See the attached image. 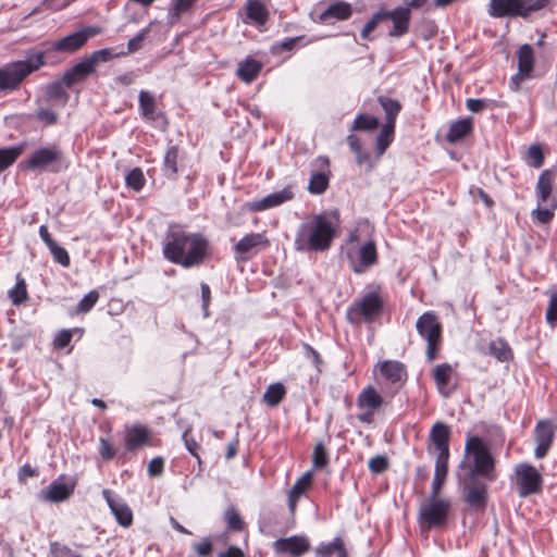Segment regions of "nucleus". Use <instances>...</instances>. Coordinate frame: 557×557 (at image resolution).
<instances>
[{
  "instance_id": "nucleus-40",
  "label": "nucleus",
  "mask_w": 557,
  "mask_h": 557,
  "mask_svg": "<svg viewBox=\"0 0 557 557\" xmlns=\"http://www.w3.org/2000/svg\"><path fill=\"white\" fill-rule=\"evenodd\" d=\"M490 354L499 361H507L511 358V349L508 344L502 339L496 338L490 344Z\"/></svg>"
},
{
  "instance_id": "nucleus-56",
  "label": "nucleus",
  "mask_w": 557,
  "mask_h": 557,
  "mask_svg": "<svg viewBox=\"0 0 557 557\" xmlns=\"http://www.w3.org/2000/svg\"><path fill=\"white\" fill-rule=\"evenodd\" d=\"M554 211H531L530 220L533 224L545 225L552 221Z\"/></svg>"
},
{
  "instance_id": "nucleus-14",
  "label": "nucleus",
  "mask_w": 557,
  "mask_h": 557,
  "mask_svg": "<svg viewBox=\"0 0 557 557\" xmlns=\"http://www.w3.org/2000/svg\"><path fill=\"white\" fill-rule=\"evenodd\" d=\"M102 496L115 517L116 522L123 528H128L133 523V512L128 505L121 498L114 497L113 493L108 488L102 491Z\"/></svg>"
},
{
  "instance_id": "nucleus-46",
  "label": "nucleus",
  "mask_w": 557,
  "mask_h": 557,
  "mask_svg": "<svg viewBox=\"0 0 557 557\" xmlns=\"http://www.w3.org/2000/svg\"><path fill=\"white\" fill-rule=\"evenodd\" d=\"M9 297L14 305H20L25 301L28 297L26 290V283L20 274L16 276V284L9 290Z\"/></svg>"
},
{
  "instance_id": "nucleus-24",
  "label": "nucleus",
  "mask_w": 557,
  "mask_h": 557,
  "mask_svg": "<svg viewBox=\"0 0 557 557\" xmlns=\"http://www.w3.org/2000/svg\"><path fill=\"white\" fill-rule=\"evenodd\" d=\"M294 197L292 187H285L280 191L268 195L260 201L255 202L251 209H268L283 205L285 201L290 200Z\"/></svg>"
},
{
  "instance_id": "nucleus-31",
  "label": "nucleus",
  "mask_w": 557,
  "mask_h": 557,
  "mask_svg": "<svg viewBox=\"0 0 557 557\" xmlns=\"http://www.w3.org/2000/svg\"><path fill=\"white\" fill-rule=\"evenodd\" d=\"M448 459L449 458L436 457L434 476H433L431 492H430V494L433 496L440 495L442 486L445 483L447 471H448Z\"/></svg>"
},
{
  "instance_id": "nucleus-42",
  "label": "nucleus",
  "mask_w": 557,
  "mask_h": 557,
  "mask_svg": "<svg viewBox=\"0 0 557 557\" xmlns=\"http://www.w3.org/2000/svg\"><path fill=\"white\" fill-rule=\"evenodd\" d=\"M87 57L90 60V62L92 63L94 67L96 69V66L99 63L108 62L114 58L124 57V50H122L120 52H115L111 48H103V49L94 51L92 53H90Z\"/></svg>"
},
{
  "instance_id": "nucleus-55",
  "label": "nucleus",
  "mask_w": 557,
  "mask_h": 557,
  "mask_svg": "<svg viewBox=\"0 0 557 557\" xmlns=\"http://www.w3.org/2000/svg\"><path fill=\"white\" fill-rule=\"evenodd\" d=\"M37 119L45 125H53L57 123L58 114L48 108H40L37 111Z\"/></svg>"
},
{
  "instance_id": "nucleus-63",
  "label": "nucleus",
  "mask_w": 557,
  "mask_h": 557,
  "mask_svg": "<svg viewBox=\"0 0 557 557\" xmlns=\"http://www.w3.org/2000/svg\"><path fill=\"white\" fill-rule=\"evenodd\" d=\"M193 548L199 556L207 557L212 552V542L209 537H206L200 543H195Z\"/></svg>"
},
{
  "instance_id": "nucleus-23",
  "label": "nucleus",
  "mask_w": 557,
  "mask_h": 557,
  "mask_svg": "<svg viewBox=\"0 0 557 557\" xmlns=\"http://www.w3.org/2000/svg\"><path fill=\"white\" fill-rule=\"evenodd\" d=\"M267 245L268 240L262 234H248L235 245V252L238 256L237 259H244L245 255L252 252L253 249L258 248L259 246Z\"/></svg>"
},
{
  "instance_id": "nucleus-8",
  "label": "nucleus",
  "mask_w": 557,
  "mask_h": 557,
  "mask_svg": "<svg viewBox=\"0 0 557 557\" xmlns=\"http://www.w3.org/2000/svg\"><path fill=\"white\" fill-rule=\"evenodd\" d=\"M62 157V151L58 146L42 147L28 156L26 166L32 170L59 172L63 168Z\"/></svg>"
},
{
  "instance_id": "nucleus-57",
  "label": "nucleus",
  "mask_w": 557,
  "mask_h": 557,
  "mask_svg": "<svg viewBox=\"0 0 557 557\" xmlns=\"http://www.w3.org/2000/svg\"><path fill=\"white\" fill-rule=\"evenodd\" d=\"M189 429H187L183 435H182V438L184 441V444H185V447L186 449L198 460V462L200 463L201 462V459H200V456L198 454V449H199V445L197 444V442L189 437L188 434H189Z\"/></svg>"
},
{
  "instance_id": "nucleus-47",
  "label": "nucleus",
  "mask_w": 557,
  "mask_h": 557,
  "mask_svg": "<svg viewBox=\"0 0 557 557\" xmlns=\"http://www.w3.org/2000/svg\"><path fill=\"white\" fill-rule=\"evenodd\" d=\"M553 175L548 171L540 175L537 182V194L541 200L546 201L552 193Z\"/></svg>"
},
{
  "instance_id": "nucleus-15",
  "label": "nucleus",
  "mask_w": 557,
  "mask_h": 557,
  "mask_svg": "<svg viewBox=\"0 0 557 557\" xmlns=\"http://www.w3.org/2000/svg\"><path fill=\"white\" fill-rule=\"evenodd\" d=\"M74 486V484L64 483L62 478H59L42 488L38 494V498L46 503H61L73 494Z\"/></svg>"
},
{
  "instance_id": "nucleus-52",
  "label": "nucleus",
  "mask_w": 557,
  "mask_h": 557,
  "mask_svg": "<svg viewBox=\"0 0 557 557\" xmlns=\"http://www.w3.org/2000/svg\"><path fill=\"white\" fill-rule=\"evenodd\" d=\"M98 299H99V293L97 290H90L78 302V305L76 307V312L77 313H86V312H88L96 305Z\"/></svg>"
},
{
  "instance_id": "nucleus-60",
  "label": "nucleus",
  "mask_w": 557,
  "mask_h": 557,
  "mask_svg": "<svg viewBox=\"0 0 557 557\" xmlns=\"http://www.w3.org/2000/svg\"><path fill=\"white\" fill-rule=\"evenodd\" d=\"M383 21L381 12L375 13L363 26L361 37L368 39L369 35L376 28L377 24Z\"/></svg>"
},
{
  "instance_id": "nucleus-59",
  "label": "nucleus",
  "mask_w": 557,
  "mask_h": 557,
  "mask_svg": "<svg viewBox=\"0 0 557 557\" xmlns=\"http://www.w3.org/2000/svg\"><path fill=\"white\" fill-rule=\"evenodd\" d=\"M388 462L384 456H375L369 460V469L373 473H382L387 469Z\"/></svg>"
},
{
  "instance_id": "nucleus-6",
  "label": "nucleus",
  "mask_w": 557,
  "mask_h": 557,
  "mask_svg": "<svg viewBox=\"0 0 557 557\" xmlns=\"http://www.w3.org/2000/svg\"><path fill=\"white\" fill-rule=\"evenodd\" d=\"M546 4L547 0H491L488 14L493 17H528Z\"/></svg>"
},
{
  "instance_id": "nucleus-27",
  "label": "nucleus",
  "mask_w": 557,
  "mask_h": 557,
  "mask_svg": "<svg viewBox=\"0 0 557 557\" xmlns=\"http://www.w3.org/2000/svg\"><path fill=\"white\" fill-rule=\"evenodd\" d=\"M359 264L354 267V271L362 273L367 268L374 264L377 259L374 242H368L358 250Z\"/></svg>"
},
{
  "instance_id": "nucleus-16",
  "label": "nucleus",
  "mask_w": 557,
  "mask_h": 557,
  "mask_svg": "<svg viewBox=\"0 0 557 557\" xmlns=\"http://www.w3.org/2000/svg\"><path fill=\"white\" fill-rule=\"evenodd\" d=\"M382 20H391L393 29L389 32L392 37H401L409 29L411 12L408 8L397 7L391 11L381 12Z\"/></svg>"
},
{
  "instance_id": "nucleus-11",
  "label": "nucleus",
  "mask_w": 557,
  "mask_h": 557,
  "mask_svg": "<svg viewBox=\"0 0 557 557\" xmlns=\"http://www.w3.org/2000/svg\"><path fill=\"white\" fill-rule=\"evenodd\" d=\"M101 28L98 26H87L75 33H72L51 45V50L57 52L73 53L83 48L89 38L99 35Z\"/></svg>"
},
{
  "instance_id": "nucleus-36",
  "label": "nucleus",
  "mask_w": 557,
  "mask_h": 557,
  "mask_svg": "<svg viewBox=\"0 0 557 557\" xmlns=\"http://www.w3.org/2000/svg\"><path fill=\"white\" fill-rule=\"evenodd\" d=\"M197 0H173L171 8L169 9V23L174 25L181 18V16L189 11V9L196 3Z\"/></svg>"
},
{
  "instance_id": "nucleus-48",
  "label": "nucleus",
  "mask_w": 557,
  "mask_h": 557,
  "mask_svg": "<svg viewBox=\"0 0 557 557\" xmlns=\"http://www.w3.org/2000/svg\"><path fill=\"white\" fill-rule=\"evenodd\" d=\"M125 183L128 188L139 191L144 187L146 178L143 171L139 168H135L126 175Z\"/></svg>"
},
{
  "instance_id": "nucleus-13",
  "label": "nucleus",
  "mask_w": 557,
  "mask_h": 557,
  "mask_svg": "<svg viewBox=\"0 0 557 557\" xmlns=\"http://www.w3.org/2000/svg\"><path fill=\"white\" fill-rule=\"evenodd\" d=\"M554 436L555 426L550 421L541 420L537 422L534 430V441L536 443L534 455L537 459H542L547 455L553 444Z\"/></svg>"
},
{
  "instance_id": "nucleus-20",
  "label": "nucleus",
  "mask_w": 557,
  "mask_h": 557,
  "mask_svg": "<svg viewBox=\"0 0 557 557\" xmlns=\"http://www.w3.org/2000/svg\"><path fill=\"white\" fill-rule=\"evenodd\" d=\"M95 70L96 69L94 67L92 63L86 55L79 62L64 72L63 83L66 87H72L75 84L84 81L87 76L94 73Z\"/></svg>"
},
{
  "instance_id": "nucleus-5",
  "label": "nucleus",
  "mask_w": 557,
  "mask_h": 557,
  "mask_svg": "<svg viewBox=\"0 0 557 557\" xmlns=\"http://www.w3.org/2000/svg\"><path fill=\"white\" fill-rule=\"evenodd\" d=\"M418 334L426 342L425 356L432 362L437 355L442 342V323L434 311L422 313L416 322Z\"/></svg>"
},
{
  "instance_id": "nucleus-33",
  "label": "nucleus",
  "mask_w": 557,
  "mask_h": 557,
  "mask_svg": "<svg viewBox=\"0 0 557 557\" xmlns=\"http://www.w3.org/2000/svg\"><path fill=\"white\" fill-rule=\"evenodd\" d=\"M246 14L257 25H263L269 16L265 5L260 0H247Z\"/></svg>"
},
{
  "instance_id": "nucleus-28",
  "label": "nucleus",
  "mask_w": 557,
  "mask_h": 557,
  "mask_svg": "<svg viewBox=\"0 0 557 557\" xmlns=\"http://www.w3.org/2000/svg\"><path fill=\"white\" fill-rule=\"evenodd\" d=\"M310 485L311 474L307 472L302 474L292 486L288 493V508L290 513L295 512L298 499L309 488Z\"/></svg>"
},
{
  "instance_id": "nucleus-9",
  "label": "nucleus",
  "mask_w": 557,
  "mask_h": 557,
  "mask_svg": "<svg viewBox=\"0 0 557 557\" xmlns=\"http://www.w3.org/2000/svg\"><path fill=\"white\" fill-rule=\"evenodd\" d=\"M515 478L520 497L537 494L542 490L543 478L532 465L522 462L515 467Z\"/></svg>"
},
{
  "instance_id": "nucleus-17",
  "label": "nucleus",
  "mask_w": 557,
  "mask_h": 557,
  "mask_svg": "<svg viewBox=\"0 0 557 557\" xmlns=\"http://www.w3.org/2000/svg\"><path fill=\"white\" fill-rule=\"evenodd\" d=\"M310 548L309 542L304 536L293 535L278 539L273 543V549L277 554H289L293 557H300Z\"/></svg>"
},
{
  "instance_id": "nucleus-64",
  "label": "nucleus",
  "mask_w": 557,
  "mask_h": 557,
  "mask_svg": "<svg viewBox=\"0 0 557 557\" xmlns=\"http://www.w3.org/2000/svg\"><path fill=\"white\" fill-rule=\"evenodd\" d=\"M528 157L532 161L535 168H540L543 164V153L540 146L533 145L528 150Z\"/></svg>"
},
{
  "instance_id": "nucleus-50",
  "label": "nucleus",
  "mask_w": 557,
  "mask_h": 557,
  "mask_svg": "<svg viewBox=\"0 0 557 557\" xmlns=\"http://www.w3.org/2000/svg\"><path fill=\"white\" fill-rule=\"evenodd\" d=\"M227 528L233 531H240L244 528V521L234 507H228L225 511Z\"/></svg>"
},
{
  "instance_id": "nucleus-43",
  "label": "nucleus",
  "mask_w": 557,
  "mask_h": 557,
  "mask_svg": "<svg viewBox=\"0 0 557 557\" xmlns=\"http://www.w3.org/2000/svg\"><path fill=\"white\" fill-rule=\"evenodd\" d=\"M23 152V147H10L0 149V172L13 164L20 154Z\"/></svg>"
},
{
  "instance_id": "nucleus-12",
  "label": "nucleus",
  "mask_w": 557,
  "mask_h": 557,
  "mask_svg": "<svg viewBox=\"0 0 557 557\" xmlns=\"http://www.w3.org/2000/svg\"><path fill=\"white\" fill-rule=\"evenodd\" d=\"M457 476L463 486V499L468 506L476 510L484 509L487 500L486 485L476 481V478L467 480V475H462L461 472H458Z\"/></svg>"
},
{
  "instance_id": "nucleus-45",
  "label": "nucleus",
  "mask_w": 557,
  "mask_h": 557,
  "mask_svg": "<svg viewBox=\"0 0 557 557\" xmlns=\"http://www.w3.org/2000/svg\"><path fill=\"white\" fill-rule=\"evenodd\" d=\"M177 159H178V148L176 146H171L163 159V171L166 175L173 176L177 172Z\"/></svg>"
},
{
  "instance_id": "nucleus-4",
  "label": "nucleus",
  "mask_w": 557,
  "mask_h": 557,
  "mask_svg": "<svg viewBox=\"0 0 557 557\" xmlns=\"http://www.w3.org/2000/svg\"><path fill=\"white\" fill-rule=\"evenodd\" d=\"M45 52L29 54L25 60L0 67V90H14L30 73L45 65Z\"/></svg>"
},
{
  "instance_id": "nucleus-1",
  "label": "nucleus",
  "mask_w": 557,
  "mask_h": 557,
  "mask_svg": "<svg viewBox=\"0 0 557 557\" xmlns=\"http://www.w3.org/2000/svg\"><path fill=\"white\" fill-rule=\"evenodd\" d=\"M209 242L200 233H190L172 226L166 233L163 256L185 269L201 264L208 257Z\"/></svg>"
},
{
  "instance_id": "nucleus-18",
  "label": "nucleus",
  "mask_w": 557,
  "mask_h": 557,
  "mask_svg": "<svg viewBox=\"0 0 557 557\" xmlns=\"http://www.w3.org/2000/svg\"><path fill=\"white\" fill-rule=\"evenodd\" d=\"M533 49L530 45L525 44L520 47L518 51V74L511 78V89H519V82L529 77L531 71L533 70Z\"/></svg>"
},
{
  "instance_id": "nucleus-41",
  "label": "nucleus",
  "mask_w": 557,
  "mask_h": 557,
  "mask_svg": "<svg viewBox=\"0 0 557 557\" xmlns=\"http://www.w3.org/2000/svg\"><path fill=\"white\" fill-rule=\"evenodd\" d=\"M453 373V368L448 363H441L435 367L433 370V379L438 389H443L446 387L450 381V376Z\"/></svg>"
},
{
  "instance_id": "nucleus-39",
  "label": "nucleus",
  "mask_w": 557,
  "mask_h": 557,
  "mask_svg": "<svg viewBox=\"0 0 557 557\" xmlns=\"http://www.w3.org/2000/svg\"><path fill=\"white\" fill-rule=\"evenodd\" d=\"M329 173L330 172L312 173V175L309 180L308 190L311 194H322L329 186V181H330Z\"/></svg>"
},
{
  "instance_id": "nucleus-53",
  "label": "nucleus",
  "mask_w": 557,
  "mask_h": 557,
  "mask_svg": "<svg viewBox=\"0 0 557 557\" xmlns=\"http://www.w3.org/2000/svg\"><path fill=\"white\" fill-rule=\"evenodd\" d=\"M51 255L53 256V259L60 263L62 267H69L70 265V256L67 251L59 246L57 243L52 244L48 247Z\"/></svg>"
},
{
  "instance_id": "nucleus-22",
  "label": "nucleus",
  "mask_w": 557,
  "mask_h": 557,
  "mask_svg": "<svg viewBox=\"0 0 557 557\" xmlns=\"http://www.w3.org/2000/svg\"><path fill=\"white\" fill-rule=\"evenodd\" d=\"M473 129L472 117H463L450 124L446 134V139L451 143H458L467 137Z\"/></svg>"
},
{
  "instance_id": "nucleus-21",
  "label": "nucleus",
  "mask_w": 557,
  "mask_h": 557,
  "mask_svg": "<svg viewBox=\"0 0 557 557\" xmlns=\"http://www.w3.org/2000/svg\"><path fill=\"white\" fill-rule=\"evenodd\" d=\"M380 371L382 375L391 383L401 384L407 376L405 366L396 360H385L380 363Z\"/></svg>"
},
{
  "instance_id": "nucleus-7",
  "label": "nucleus",
  "mask_w": 557,
  "mask_h": 557,
  "mask_svg": "<svg viewBox=\"0 0 557 557\" xmlns=\"http://www.w3.org/2000/svg\"><path fill=\"white\" fill-rule=\"evenodd\" d=\"M451 504L447 498L430 494L425 505L419 511V523L423 531L443 527L448 518Z\"/></svg>"
},
{
  "instance_id": "nucleus-54",
  "label": "nucleus",
  "mask_w": 557,
  "mask_h": 557,
  "mask_svg": "<svg viewBox=\"0 0 557 557\" xmlns=\"http://www.w3.org/2000/svg\"><path fill=\"white\" fill-rule=\"evenodd\" d=\"M545 318L549 325L557 324V293L550 295Z\"/></svg>"
},
{
  "instance_id": "nucleus-2",
  "label": "nucleus",
  "mask_w": 557,
  "mask_h": 557,
  "mask_svg": "<svg viewBox=\"0 0 557 557\" xmlns=\"http://www.w3.org/2000/svg\"><path fill=\"white\" fill-rule=\"evenodd\" d=\"M338 234L337 214H313L298 226L294 242L295 249L298 252L327 251Z\"/></svg>"
},
{
  "instance_id": "nucleus-37",
  "label": "nucleus",
  "mask_w": 557,
  "mask_h": 557,
  "mask_svg": "<svg viewBox=\"0 0 557 557\" xmlns=\"http://www.w3.org/2000/svg\"><path fill=\"white\" fill-rule=\"evenodd\" d=\"M379 103L383 108L386 114V123L395 126L396 116L398 115L401 106L400 103L392 98L381 96L379 97Z\"/></svg>"
},
{
  "instance_id": "nucleus-10",
  "label": "nucleus",
  "mask_w": 557,
  "mask_h": 557,
  "mask_svg": "<svg viewBox=\"0 0 557 557\" xmlns=\"http://www.w3.org/2000/svg\"><path fill=\"white\" fill-rule=\"evenodd\" d=\"M382 308L383 300L379 294L368 293L348 308L347 318L352 323H358L361 319L370 322L381 312Z\"/></svg>"
},
{
  "instance_id": "nucleus-19",
  "label": "nucleus",
  "mask_w": 557,
  "mask_h": 557,
  "mask_svg": "<svg viewBox=\"0 0 557 557\" xmlns=\"http://www.w3.org/2000/svg\"><path fill=\"white\" fill-rule=\"evenodd\" d=\"M430 438L435 446L436 457L449 458L448 443L450 438V429L444 422L437 421L430 431Z\"/></svg>"
},
{
  "instance_id": "nucleus-34",
  "label": "nucleus",
  "mask_w": 557,
  "mask_h": 557,
  "mask_svg": "<svg viewBox=\"0 0 557 557\" xmlns=\"http://www.w3.org/2000/svg\"><path fill=\"white\" fill-rule=\"evenodd\" d=\"M139 109L141 111V114L145 119L147 120H151V121H154L157 120L158 117V112H157V103H156V100L153 98V96L146 91V90H141L139 92Z\"/></svg>"
},
{
  "instance_id": "nucleus-26",
  "label": "nucleus",
  "mask_w": 557,
  "mask_h": 557,
  "mask_svg": "<svg viewBox=\"0 0 557 557\" xmlns=\"http://www.w3.org/2000/svg\"><path fill=\"white\" fill-rule=\"evenodd\" d=\"M262 70V63L252 58H246L238 63L237 76L245 83L253 82Z\"/></svg>"
},
{
  "instance_id": "nucleus-62",
  "label": "nucleus",
  "mask_w": 557,
  "mask_h": 557,
  "mask_svg": "<svg viewBox=\"0 0 557 557\" xmlns=\"http://www.w3.org/2000/svg\"><path fill=\"white\" fill-rule=\"evenodd\" d=\"M51 553L54 557H81L73 549L58 543L51 545Z\"/></svg>"
},
{
  "instance_id": "nucleus-38",
  "label": "nucleus",
  "mask_w": 557,
  "mask_h": 557,
  "mask_svg": "<svg viewBox=\"0 0 557 557\" xmlns=\"http://www.w3.org/2000/svg\"><path fill=\"white\" fill-rule=\"evenodd\" d=\"M286 389L282 383L270 384L263 394V400L271 407L277 406L284 398Z\"/></svg>"
},
{
  "instance_id": "nucleus-30",
  "label": "nucleus",
  "mask_w": 557,
  "mask_h": 557,
  "mask_svg": "<svg viewBox=\"0 0 557 557\" xmlns=\"http://www.w3.org/2000/svg\"><path fill=\"white\" fill-rule=\"evenodd\" d=\"M383 404L382 396L372 387H366L357 398V406L364 410H376Z\"/></svg>"
},
{
  "instance_id": "nucleus-32",
  "label": "nucleus",
  "mask_w": 557,
  "mask_h": 557,
  "mask_svg": "<svg viewBox=\"0 0 557 557\" xmlns=\"http://www.w3.org/2000/svg\"><path fill=\"white\" fill-rule=\"evenodd\" d=\"M352 14L351 5L344 1L330 4L321 14L322 20L333 17L339 21L348 20Z\"/></svg>"
},
{
  "instance_id": "nucleus-58",
  "label": "nucleus",
  "mask_w": 557,
  "mask_h": 557,
  "mask_svg": "<svg viewBox=\"0 0 557 557\" xmlns=\"http://www.w3.org/2000/svg\"><path fill=\"white\" fill-rule=\"evenodd\" d=\"M491 101L487 99H467L466 107L473 113L482 112L490 107Z\"/></svg>"
},
{
  "instance_id": "nucleus-3",
  "label": "nucleus",
  "mask_w": 557,
  "mask_h": 557,
  "mask_svg": "<svg viewBox=\"0 0 557 557\" xmlns=\"http://www.w3.org/2000/svg\"><path fill=\"white\" fill-rule=\"evenodd\" d=\"M465 451L467 455H472L473 466L467 465L461 461L459 469L462 475H467V480L475 479L478 475L493 479V471L495 467L494 458L488 447L478 436H471L467 440Z\"/></svg>"
},
{
  "instance_id": "nucleus-51",
  "label": "nucleus",
  "mask_w": 557,
  "mask_h": 557,
  "mask_svg": "<svg viewBox=\"0 0 557 557\" xmlns=\"http://www.w3.org/2000/svg\"><path fill=\"white\" fill-rule=\"evenodd\" d=\"M312 462L313 467L318 469L324 468L329 462L326 449L323 443L321 442L314 446L312 454Z\"/></svg>"
},
{
  "instance_id": "nucleus-61",
  "label": "nucleus",
  "mask_w": 557,
  "mask_h": 557,
  "mask_svg": "<svg viewBox=\"0 0 557 557\" xmlns=\"http://www.w3.org/2000/svg\"><path fill=\"white\" fill-rule=\"evenodd\" d=\"M98 451L104 460H110L115 456V449L112 447L110 442L103 437L99 440Z\"/></svg>"
},
{
  "instance_id": "nucleus-49",
  "label": "nucleus",
  "mask_w": 557,
  "mask_h": 557,
  "mask_svg": "<svg viewBox=\"0 0 557 557\" xmlns=\"http://www.w3.org/2000/svg\"><path fill=\"white\" fill-rule=\"evenodd\" d=\"M154 22H150L149 25L143 28L135 37L131 38L127 42V50L124 51V57L138 51L143 47V42L147 37L150 28Z\"/></svg>"
},
{
  "instance_id": "nucleus-35",
  "label": "nucleus",
  "mask_w": 557,
  "mask_h": 557,
  "mask_svg": "<svg viewBox=\"0 0 557 557\" xmlns=\"http://www.w3.org/2000/svg\"><path fill=\"white\" fill-rule=\"evenodd\" d=\"M395 126L391 124H384L375 143L376 160H379L386 151L388 146L394 139Z\"/></svg>"
},
{
  "instance_id": "nucleus-29",
  "label": "nucleus",
  "mask_w": 557,
  "mask_h": 557,
  "mask_svg": "<svg viewBox=\"0 0 557 557\" xmlns=\"http://www.w3.org/2000/svg\"><path fill=\"white\" fill-rule=\"evenodd\" d=\"M317 557H348L347 549L344 541L341 537H335L330 543H321L315 548Z\"/></svg>"
},
{
  "instance_id": "nucleus-25",
  "label": "nucleus",
  "mask_w": 557,
  "mask_h": 557,
  "mask_svg": "<svg viewBox=\"0 0 557 557\" xmlns=\"http://www.w3.org/2000/svg\"><path fill=\"white\" fill-rule=\"evenodd\" d=\"M149 434L145 426L133 425L125 432L124 443L127 450H135L148 442Z\"/></svg>"
},
{
  "instance_id": "nucleus-44",
  "label": "nucleus",
  "mask_w": 557,
  "mask_h": 557,
  "mask_svg": "<svg viewBox=\"0 0 557 557\" xmlns=\"http://www.w3.org/2000/svg\"><path fill=\"white\" fill-rule=\"evenodd\" d=\"M380 122L375 116L367 114H358L351 125V131H373L379 126Z\"/></svg>"
}]
</instances>
